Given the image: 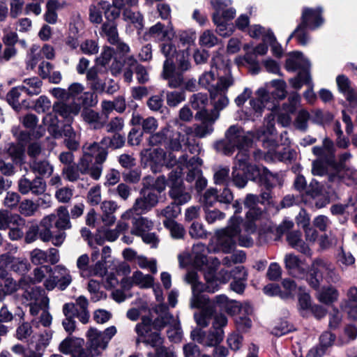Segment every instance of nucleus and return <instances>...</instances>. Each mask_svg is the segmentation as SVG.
I'll return each instance as SVG.
<instances>
[{
  "label": "nucleus",
  "mask_w": 357,
  "mask_h": 357,
  "mask_svg": "<svg viewBox=\"0 0 357 357\" xmlns=\"http://www.w3.org/2000/svg\"><path fill=\"white\" fill-rule=\"evenodd\" d=\"M83 155L79 160L82 174H89L94 180H98L102 174V164L107 160L108 151L105 144L100 142L86 143L82 146Z\"/></svg>",
  "instance_id": "1"
},
{
  "label": "nucleus",
  "mask_w": 357,
  "mask_h": 357,
  "mask_svg": "<svg viewBox=\"0 0 357 357\" xmlns=\"http://www.w3.org/2000/svg\"><path fill=\"white\" fill-rule=\"evenodd\" d=\"M312 152L317 157L312 162V174L314 176H327L336 167L333 142L326 137L321 146H315L312 148Z\"/></svg>",
  "instance_id": "2"
},
{
  "label": "nucleus",
  "mask_w": 357,
  "mask_h": 357,
  "mask_svg": "<svg viewBox=\"0 0 357 357\" xmlns=\"http://www.w3.org/2000/svg\"><path fill=\"white\" fill-rule=\"evenodd\" d=\"M227 324V317L220 314L214 317L212 327L208 331L195 328L191 331L192 340L205 347L218 346L224 338L223 327Z\"/></svg>",
  "instance_id": "3"
},
{
  "label": "nucleus",
  "mask_w": 357,
  "mask_h": 357,
  "mask_svg": "<svg viewBox=\"0 0 357 357\" xmlns=\"http://www.w3.org/2000/svg\"><path fill=\"white\" fill-rule=\"evenodd\" d=\"M324 278L328 282H336L340 280L339 274L331 261L324 258H317L312 262L307 282L312 288L318 289Z\"/></svg>",
  "instance_id": "4"
},
{
  "label": "nucleus",
  "mask_w": 357,
  "mask_h": 357,
  "mask_svg": "<svg viewBox=\"0 0 357 357\" xmlns=\"http://www.w3.org/2000/svg\"><path fill=\"white\" fill-rule=\"evenodd\" d=\"M251 144V139L245 134L241 128L231 126L227 130L225 139L217 142L215 148L217 151L229 155L236 149L248 148Z\"/></svg>",
  "instance_id": "5"
},
{
  "label": "nucleus",
  "mask_w": 357,
  "mask_h": 357,
  "mask_svg": "<svg viewBox=\"0 0 357 357\" xmlns=\"http://www.w3.org/2000/svg\"><path fill=\"white\" fill-rule=\"evenodd\" d=\"M341 183L348 186L357 185V169L351 167L340 169L336 166L327 176L325 183L326 192L328 193L337 192Z\"/></svg>",
  "instance_id": "6"
},
{
  "label": "nucleus",
  "mask_w": 357,
  "mask_h": 357,
  "mask_svg": "<svg viewBox=\"0 0 357 357\" xmlns=\"http://www.w3.org/2000/svg\"><path fill=\"white\" fill-rule=\"evenodd\" d=\"M151 159L155 165L151 166V170L156 173L159 172V167L165 166L167 168L176 167L178 169L183 170L187 164L188 155L183 154L178 158L173 151L165 152L162 149H155L150 154Z\"/></svg>",
  "instance_id": "7"
},
{
  "label": "nucleus",
  "mask_w": 357,
  "mask_h": 357,
  "mask_svg": "<svg viewBox=\"0 0 357 357\" xmlns=\"http://www.w3.org/2000/svg\"><path fill=\"white\" fill-rule=\"evenodd\" d=\"M241 218L234 216L229 220L228 227L218 230L216 232L218 236V245L222 252H231L236 245V238L239 235Z\"/></svg>",
  "instance_id": "8"
},
{
  "label": "nucleus",
  "mask_w": 357,
  "mask_h": 357,
  "mask_svg": "<svg viewBox=\"0 0 357 357\" xmlns=\"http://www.w3.org/2000/svg\"><path fill=\"white\" fill-rule=\"evenodd\" d=\"M135 331L137 335L136 345L141 342L155 347L162 344V338L158 332H152V319L149 316H142L141 322L136 324Z\"/></svg>",
  "instance_id": "9"
},
{
  "label": "nucleus",
  "mask_w": 357,
  "mask_h": 357,
  "mask_svg": "<svg viewBox=\"0 0 357 357\" xmlns=\"http://www.w3.org/2000/svg\"><path fill=\"white\" fill-rule=\"evenodd\" d=\"M233 84L234 79L229 75L220 77L218 86L210 89L211 98L214 101V109L218 112L229 104L226 93Z\"/></svg>",
  "instance_id": "10"
},
{
  "label": "nucleus",
  "mask_w": 357,
  "mask_h": 357,
  "mask_svg": "<svg viewBox=\"0 0 357 357\" xmlns=\"http://www.w3.org/2000/svg\"><path fill=\"white\" fill-rule=\"evenodd\" d=\"M158 202V196L153 192H149L137 198L132 207L122 214L123 220H130L135 214L137 215L146 213L155 206Z\"/></svg>",
  "instance_id": "11"
},
{
  "label": "nucleus",
  "mask_w": 357,
  "mask_h": 357,
  "mask_svg": "<svg viewBox=\"0 0 357 357\" xmlns=\"http://www.w3.org/2000/svg\"><path fill=\"white\" fill-rule=\"evenodd\" d=\"M47 189V184L43 177L36 176L30 180L25 176L17 181V190L23 195L31 193L35 196L43 195Z\"/></svg>",
  "instance_id": "12"
},
{
  "label": "nucleus",
  "mask_w": 357,
  "mask_h": 357,
  "mask_svg": "<svg viewBox=\"0 0 357 357\" xmlns=\"http://www.w3.org/2000/svg\"><path fill=\"white\" fill-rule=\"evenodd\" d=\"M69 100H77L79 105L85 107H93L96 105L97 96L91 91H84V86L79 82H74L68 88Z\"/></svg>",
  "instance_id": "13"
},
{
  "label": "nucleus",
  "mask_w": 357,
  "mask_h": 357,
  "mask_svg": "<svg viewBox=\"0 0 357 357\" xmlns=\"http://www.w3.org/2000/svg\"><path fill=\"white\" fill-rule=\"evenodd\" d=\"M183 73L176 70L172 60H165L161 73L162 77L167 82V86L171 89L181 88L184 84Z\"/></svg>",
  "instance_id": "14"
},
{
  "label": "nucleus",
  "mask_w": 357,
  "mask_h": 357,
  "mask_svg": "<svg viewBox=\"0 0 357 357\" xmlns=\"http://www.w3.org/2000/svg\"><path fill=\"white\" fill-rule=\"evenodd\" d=\"M86 345L93 355L99 356L107 347L102 335V331L91 328L86 333Z\"/></svg>",
  "instance_id": "15"
},
{
  "label": "nucleus",
  "mask_w": 357,
  "mask_h": 357,
  "mask_svg": "<svg viewBox=\"0 0 357 357\" xmlns=\"http://www.w3.org/2000/svg\"><path fill=\"white\" fill-rule=\"evenodd\" d=\"M52 108L54 113L59 114L68 122H71L73 117L80 112L81 106L75 102L71 103L56 102L54 103Z\"/></svg>",
  "instance_id": "16"
},
{
  "label": "nucleus",
  "mask_w": 357,
  "mask_h": 357,
  "mask_svg": "<svg viewBox=\"0 0 357 357\" xmlns=\"http://www.w3.org/2000/svg\"><path fill=\"white\" fill-rule=\"evenodd\" d=\"M305 13H307V21L303 26V29L307 31V29L314 30L321 26L324 22L321 16L322 8L319 7L317 8H304L301 15V22L303 23V17Z\"/></svg>",
  "instance_id": "17"
},
{
  "label": "nucleus",
  "mask_w": 357,
  "mask_h": 357,
  "mask_svg": "<svg viewBox=\"0 0 357 357\" xmlns=\"http://www.w3.org/2000/svg\"><path fill=\"white\" fill-rule=\"evenodd\" d=\"M336 82L339 91L344 95L347 100L351 104H356L357 102V91L352 86L349 79L344 75H340L336 77Z\"/></svg>",
  "instance_id": "18"
},
{
  "label": "nucleus",
  "mask_w": 357,
  "mask_h": 357,
  "mask_svg": "<svg viewBox=\"0 0 357 357\" xmlns=\"http://www.w3.org/2000/svg\"><path fill=\"white\" fill-rule=\"evenodd\" d=\"M83 120L93 129L103 128L107 122V116L91 109H85L81 113Z\"/></svg>",
  "instance_id": "19"
},
{
  "label": "nucleus",
  "mask_w": 357,
  "mask_h": 357,
  "mask_svg": "<svg viewBox=\"0 0 357 357\" xmlns=\"http://www.w3.org/2000/svg\"><path fill=\"white\" fill-rule=\"evenodd\" d=\"M285 68L288 71L294 72L297 70H308L309 61L304 58L301 52H296L289 54L286 60Z\"/></svg>",
  "instance_id": "20"
},
{
  "label": "nucleus",
  "mask_w": 357,
  "mask_h": 357,
  "mask_svg": "<svg viewBox=\"0 0 357 357\" xmlns=\"http://www.w3.org/2000/svg\"><path fill=\"white\" fill-rule=\"evenodd\" d=\"M132 228L131 234L136 236H141L151 231L154 226L153 222L146 217L133 215L131 218Z\"/></svg>",
  "instance_id": "21"
},
{
  "label": "nucleus",
  "mask_w": 357,
  "mask_h": 357,
  "mask_svg": "<svg viewBox=\"0 0 357 357\" xmlns=\"http://www.w3.org/2000/svg\"><path fill=\"white\" fill-rule=\"evenodd\" d=\"M27 287L24 288L22 296L29 303H50V299L43 289L40 287Z\"/></svg>",
  "instance_id": "22"
},
{
  "label": "nucleus",
  "mask_w": 357,
  "mask_h": 357,
  "mask_svg": "<svg viewBox=\"0 0 357 357\" xmlns=\"http://www.w3.org/2000/svg\"><path fill=\"white\" fill-rule=\"evenodd\" d=\"M284 266L294 277H301L305 273L302 261L294 254H287L284 258Z\"/></svg>",
  "instance_id": "23"
},
{
  "label": "nucleus",
  "mask_w": 357,
  "mask_h": 357,
  "mask_svg": "<svg viewBox=\"0 0 357 357\" xmlns=\"http://www.w3.org/2000/svg\"><path fill=\"white\" fill-rule=\"evenodd\" d=\"M100 70L98 66H93L86 72V81L93 93H102L105 91L106 82L99 78Z\"/></svg>",
  "instance_id": "24"
},
{
  "label": "nucleus",
  "mask_w": 357,
  "mask_h": 357,
  "mask_svg": "<svg viewBox=\"0 0 357 357\" xmlns=\"http://www.w3.org/2000/svg\"><path fill=\"white\" fill-rule=\"evenodd\" d=\"M62 312L65 316V319L62 321V326L64 330L72 334L76 328V321L75 320V310L73 303H67L63 305Z\"/></svg>",
  "instance_id": "25"
},
{
  "label": "nucleus",
  "mask_w": 357,
  "mask_h": 357,
  "mask_svg": "<svg viewBox=\"0 0 357 357\" xmlns=\"http://www.w3.org/2000/svg\"><path fill=\"white\" fill-rule=\"evenodd\" d=\"M31 279L29 277L24 276L20 278L17 283L12 278L8 276V274L5 275L2 284V290H0V294H11L15 292L19 288L24 289L29 286V281Z\"/></svg>",
  "instance_id": "26"
},
{
  "label": "nucleus",
  "mask_w": 357,
  "mask_h": 357,
  "mask_svg": "<svg viewBox=\"0 0 357 357\" xmlns=\"http://www.w3.org/2000/svg\"><path fill=\"white\" fill-rule=\"evenodd\" d=\"M25 220L18 214H13L5 209L0 210V229L6 230L10 226L24 225Z\"/></svg>",
  "instance_id": "27"
},
{
  "label": "nucleus",
  "mask_w": 357,
  "mask_h": 357,
  "mask_svg": "<svg viewBox=\"0 0 357 357\" xmlns=\"http://www.w3.org/2000/svg\"><path fill=\"white\" fill-rule=\"evenodd\" d=\"M75 306L76 317L84 324L89 322L90 314L88 310L89 301L84 296H79L75 299Z\"/></svg>",
  "instance_id": "28"
},
{
  "label": "nucleus",
  "mask_w": 357,
  "mask_h": 357,
  "mask_svg": "<svg viewBox=\"0 0 357 357\" xmlns=\"http://www.w3.org/2000/svg\"><path fill=\"white\" fill-rule=\"evenodd\" d=\"M30 169L38 176L49 177L54 172V166L50 164L48 160L34 159L30 162Z\"/></svg>",
  "instance_id": "29"
},
{
  "label": "nucleus",
  "mask_w": 357,
  "mask_h": 357,
  "mask_svg": "<svg viewBox=\"0 0 357 357\" xmlns=\"http://www.w3.org/2000/svg\"><path fill=\"white\" fill-rule=\"evenodd\" d=\"M288 243L298 252L307 255H312L311 250L309 246L301 239V234L299 231H291L287 236Z\"/></svg>",
  "instance_id": "30"
},
{
  "label": "nucleus",
  "mask_w": 357,
  "mask_h": 357,
  "mask_svg": "<svg viewBox=\"0 0 357 357\" xmlns=\"http://www.w3.org/2000/svg\"><path fill=\"white\" fill-rule=\"evenodd\" d=\"M127 66L132 68L136 75V78L139 84H146L149 81V71L145 66L138 63L132 56H129L126 60Z\"/></svg>",
  "instance_id": "31"
},
{
  "label": "nucleus",
  "mask_w": 357,
  "mask_h": 357,
  "mask_svg": "<svg viewBox=\"0 0 357 357\" xmlns=\"http://www.w3.org/2000/svg\"><path fill=\"white\" fill-rule=\"evenodd\" d=\"M53 274L58 280V287L60 290H65L71 283L72 277L69 270L63 265H57L52 268Z\"/></svg>",
  "instance_id": "32"
},
{
  "label": "nucleus",
  "mask_w": 357,
  "mask_h": 357,
  "mask_svg": "<svg viewBox=\"0 0 357 357\" xmlns=\"http://www.w3.org/2000/svg\"><path fill=\"white\" fill-rule=\"evenodd\" d=\"M83 344V339L68 337L59 344V351L64 354H71L73 357Z\"/></svg>",
  "instance_id": "33"
},
{
  "label": "nucleus",
  "mask_w": 357,
  "mask_h": 357,
  "mask_svg": "<svg viewBox=\"0 0 357 357\" xmlns=\"http://www.w3.org/2000/svg\"><path fill=\"white\" fill-rule=\"evenodd\" d=\"M149 34L159 40H172L175 33L172 28L164 29V25L158 22L149 29Z\"/></svg>",
  "instance_id": "34"
},
{
  "label": "nucleus",
  "mask_w": 357,
  "mask_h": 357,
  "mask_svg": "<svg viewBox=\"0 0 357 357\" xmlns=\"http://www.w3.org/2000/svg\"><path fill=\"white\" fill-rule=\"evenodd\" d=\"M42 80L38 77H33L24 79L23 84L20 86L22 91L29 96H37L42 91Z\"/></svg>",
  "instance_id": "35"
},
{
  "label": "nucleus",
  "mask_w": 357,
  "mask_h": 357,
  "mask_svg": "<svg viewBox=\"0 0 357 357\" xmlns=\"http://www.w3.org/2000/svg\"><path fill=\"white\" fill-rule=\"evenodd\" d=\"M54 215L56 216L54 221L56 228L63 231L71 228L69 212L66 206H59L56 210V214Z\"/></svg>",
  "instance_id": "36"
},
{
  "label": "nucleus",
  "mask_w": 357,
  "mask_h": 357,
  "mask_svg": "<svg viewBox=\"0 0 357 357\" xmlns=\"http://www.w3.org/2000/svg\"><path fill=\"white\" fill-rule=\"evenodd\" d=\"M215 312L213 306L208 305L194 314V319L199 328H206L209 325Z\"/></svg>",
  "instance_id": "37"
},
{
  "label": "nucleus",
  "mask_w": 357,
  "mask_h": 357,
  "mask_svg": "<svg viewBox=\"0 0 357 357\" xmlns=\"http://www.w3.org/2000/svg\"><path fill=\"white\" fill-rule=\"evenodd\" d=\"M55 219L56 216L54 214H50L44 217L40 221V227H43V229L40 231L38 230V236L43 242L51 241L52 238L51 228Z\"/></svg>",
  "instance_id": "38"
},
{
  "label": "nucleus",
  "mask_w": 357,
  "mask_h": 357,
  "mask_svg": "<svg viewBox=\"0 0 357 357\" xmlns=\"http://www.w3.org/2000/svg\"><path fill=\"white\" fill-rule=\"evenodd\" d=\"M257 170L261 185H264L266 190H269L275 185L278 181L277 174H273L264 167H258Z\"/></svg>",
  "instance_id": "39"
},
{
  "label": "nucleus",
  "mask_w": 357,
  "mask_h": 357,
  "mask_svg": "<svg viewBox=\"0 0 357 357\" xmlns=\"http://www.w3.org/2000/svg\"><path fill=\"white\" fill-rule=\"evenodd\" d=\"M220 275L222 274V280L220 282L218 278H215L213 275H206V291L210 293H214L218 291L220 284L226 283L230 278V274L227 271H220L219 273Z\"/></svg>",
  "instance_id": "40"
},
{
  "label": "nucleus",
  "mask_w": 357,
  "mask_h": 357,
  "mask_svg": "<svg viewBox=\"0 0 357 357\" xmlns=\"http://www.w3.org/2000/svg\"><path fill=\"white\" fill-rule=\"evenodd\" d=\"M65 3H61L56 0H48L46 3V11L44 15L45 20L52 24L57 22L58 15L56 10L62 8Z\"/></svg>",
  "instance_id": "41"
},
{
  "label": "nucleus",
  "mask_w": 357,
  "mask_h": 357,
  "mask_svg": "<svg viewBox=\"0 0 357 357\" xmlns=\"http://www.w3.org/2000/svg\"><path fill=\"white\" fill-rule=\"evenodd\" d=\"M207 249L204 244L197 243L192 248L193 262L197 268H201L207 263Z\"/></svg>",
  "instance_id": "42"
},
{
  "label": "nucleus",
  "mask_w": 357,
  "mask_h": 357,
  "mask_svg": "<svg viewBox=\"0 0 357 357\" xmlns=\"http://www.w3.org/2000/svg\"><path fill=\"white\" fill-rule=\"evenodd\" d=\"M169 194L177 206L185 204L191 199V195L185 190L183 185L173 187Z\"/></svg>",
  "instance_id": "43"
},
{
  "label": "nucleus",
  "mask_w": 357,
  "mask_h": 357,
  "mask_svg": "<svg viewBox=\"0 0 357 357\" xmlns=\"http://www.w3.org/2000/svg\"><path fill=\"white\" fill-rule=\"evenodd\" d=\"M100 35L106 37L110 44L116 43L119 38L116 23L114 21L105 22L102 25Z\"/></svg>",
  "instance_id": "44"
},
{
  "label": "nucleus",
  "mask_w": 357,
  "mask_h": 357,
  "mask_svg": "<svg viewBox=\"0 0 357 357\" xmlns=\"http://www.w3.org/2000/svg\"><path fill=\"white\" fill-rule=\"evenodd\" d=\"M306 14L307 13H305L303 15V23H300L296 29L289 36L287 43H289L293 37H295L298 42L302 45H306L310 41V36L307 32L303 29V24L307 21V15Z\"/></svg>",
  "instance_id": "45"
},
{
  "label": "nucleus",
  "mask_w": 357,
  "mask_h": 357,
  "mask_svg": "<svg viewBox=\"0 0 357 357\" xmlns=\"http://www.w3.org/2000/svg\"><path fill=\"white\" fill-rule=\"evenodd\" d=\"M185 281L191 285L192 294H201L206 291V284L198 280L197 273L194 271H188L185 276Z\"/></svg>",
  "instance_id": "46"
},
{
  "label": "nucleus",
  "mask_w": 357,
  "mask_h": 357,
  "mask_svg": "<svg viewBox=\"0 0 357 357\" xmlns=\"http://www.w3.org/2000/svg\"><path fill=\"white\" fill-rule=\"evenodd\" d=\"M131 283L140 288H149L153 284V278L150 275H144L141 271H135L130 278Z\"/></svg>",
  "instance_id": "47"
},
{
  "label": "nucleus",
  "mask_w": 357,
  "mask_h": 357,
  "mask_svg": "<svg viewBox=\"0 0 357 357\" xmlns=\"http://www.w3.org/2000/svg\"><path fill=\"white\" fill-rule=\"evenodd\" d=\"M167 148L173 151H178L182 149V145L185 146V138L181 135V132H172L169 133Z\"/></svg>",
  "instance_id": "48"
},
{
  "label": "nucleus",
  "mask_w": 357,
  "mask_h": 357,
  "mask_svg": "<svg viewBox=\"0 0 357 357\" xmlns=\"http://www.w3.org/2000/svg\"><path fill=\"white\" fill-rule=\"evenodd\" d=\"M18 211L25 217L33 216L38 212V204L32 199H24L20 203Z\"/></svg>",
  "instance_id": "49"
},
{
  "label": "nucleus",
  "mask_w": 357,
  "mask_h": 357,
  "mask_svg": "<svg viewBox=\"0 0 357 357\" xmlns=\"http://www.w3.org/2000/svg\"><path fill=\"white\" fill-rule=\"evenodd\" d=\"M219 112L215 109L208 110L205 108L198 111L195 114V119L202 123H211L213 126L215 121L219 118Z\"/></svg>",
  "instance_id": "50"
},
{
  "label": "nucleus",
  "mask_w": 357,
  "mask_h": 357,
  "mask_svg": "<svg viewBox=\"0 0 357 357\" xmlns=\"http://www.w3.org/2000/svg\"><path fill=\"white\" fill-rule=\"evenodd\" d=\"M164 226L169 229L171 236L174 239L183 238L185 231L184 227L174 220H164Z\"/></svg>",
  "instance_id": "51"
},
{
  "label": "nucleus",
  "mask_w": 357,
  "mask_h": 357,
  "mask_svg": "<svg viewBox=\"0 0 357 357\" xmlns=\"http://www.w3.org/2000/svg\"><path fill=\"white\" fill-rule=\"evenodd\" d=\"M292 87L300 89L303 84L312 85V79L308 70H301L295 78L289 80Z\"/></svg>",
  "instance_id": "52"
},
{
  "label": "nucleus",
  "mask_w": 357,
  "mask_h": 357,
  "mask_svg": "<svg viewBox=\"0 0 357 357\" xmlns=\"http://www.w3.org/2000/svg\"><path fill=\"white\" fill-rule=\"evenodd\" d=\"M261 214L262 211L258 207L250 208V209H248V211L246 213L248 222L245 225V230L247 232L252 233L255 231L256 227L255 225L253 223V221L259 218Z\"/></svg>",
  "instance_id": "53"
},
{
  "label": "nucleus",
  "mask_w": 357,
  "mask_h": 357,
  "mask_svg": "<svg viewBox=\"0 0 357 357\" xmlns=\"http://www.w3.org/2000/svg\"><path fill=\"white\" fill-rule=\"evenodd\" d=\"M181 135L185 138V146L189 147V151L192 153L197 152L199 150L198 146H195V140L191 139V137L193 135L195 137V124L193 126H185L183 129V133Z\"/></svg>",
  "instance_id": "54"
},
{
  "label": "nucleus",
  "mask_w": 357,
  "mask_h": 357,
  "mask_svg": "<svg viewBox=\"0 0 357 357\" xmlns=\"http://www.w3.org/2000/svg\"><path fill=\"white\" fill-rule=\"evenodd\" d=\"M180 213V208L173 202L162 210H157V216L165 218V220H174Z\"/></svg>",
  "instance_id": "55"
},
{
  "label": "nucleus",
  "mask_w": 357,
  "mask_h": 357,
  "mask_svg": "<svg viewBox=\"0 0 357 357\" xmlns=\"http://www.w3.org/2000/svg\"><path fill=\"white\" fill-rule=\"evenodd\" d=\"M100 283L95 280H90L88 283V290L91 294V299L93 302H97L106 298V294L100 291Z\"/></svg>",
  "instance_id": "56"
},
{
  "label": "nucleus",
  "mask_w": 357,
  "mask_h": 357,
  "mask_svg": "<svg viewBox=\"0 0 357 357\" xmlns=\"http://www.w3.org/2000/svg\"><path fill=\"white\" fill-rule=\"evenodd\" d=\"M89 257L86 254H83L77 259L76 265L79 270L80 275L83 278L90 277Z\"/></svg>",
  "instance_id": "57"
},
{
  "label": "nucleus",
  "mask_w": 357,
  "mask_h": 357,
  "mask_svg": "<svg viewBox=\"0 0 357 357\" xmlns=\"http://www.w3.org/2000/svg\"><path fill=\"white\" fill-rule=\"evenodd\" d=\"M21 91H22L21 87L18 86L13 87L6 96L8 104L16 111H19L22 107L19 101Z\"/></svg>",
  "instance_id": "58"
},
{
  "label": "nucleus",
  "mask_w": 357,
  "mask_h": 357,
  "mask_svg": "<svg viewBox=\"0 0 357 357\" xmlns=\"http://www.w3.org/2000/svg\"><path fill=\"white\" fill-rule=\"evenodd\" d=\"M337 291L334 288H323L318 293V299L321 303L329 304L337 300Z\"/></svg>",
  "instance_id": "59"
},
{
  "label": "nucleus",
  "mask_w": 357,
  "mask_h": 357,
  "mask_svg": "<svg viewBox=\"0 0 357 357\" xmlns=\"http://www.w3.org/2000/svg\"><path fill=\"white\" fill-rule=\"evenodd\" d=\"M208 305L213 306L212 301L201 294H192L190 301L191 308H199L202 310Z\"/></svg>",
  "instance_id": "60"
},
{
  "label": "nucleus",
  "mask_w": 357,
  "mask_h": 357,
  "mask_svg": "<svg viewBox=\"0 0 357 357\" xmlns=\"http://www.w3.org/2000/svg\"><path fill=\"white\" fill-rule=\"evenodd\" d=\"M271 84L275 88V91L272 93L274 98L282 100L287 96V84L282 79H273L271 82Z\"/></svg>",
  "instance_id": "61"
},
{
  "label": "nucleus",
  "mask_w": 357,
  "mask_h": 357,
  "mask_svg": "<svg viewBox=\"0 0 357 357\" xmlns=\"http://www.w3.org/2000/svg\"><path fill=\"white\" fill-rule=\"evenodd\" d=\"M208 101L207 95L202 93L193 94L190 98V103L192 107L199 111L206 107Z\"/></svg>",
  "instance_id": "62"
},
{
  "label": "nucleus",
  "mask_w": 357,
  "mask_h": 357,
  "mask_svg": "<svg viewBox=\"0 0 357 357\" xmlns=\"http://www.w3.org/2000/svg\"><path fill=\"white\" fill-rule=\"evenodd\" d=\"M310 118V114L305 109L298 112L294 121V126L296 129L305 132L307 130L308 125L307 122Z\"/></svg>",
  "instance_id": "63"
},
{
  "label": "nucleus",
  "mask_w": 357,
  "mask_h": 357,
  "mask_svg": "<svg viewBox=\"0 0 357 357\" xmlns=\"http://www.w3.org/2000/svg\"><path fill=\"white\" fill-rule=\"evenodd\" d=\"M155 348V352H149L148 357H176L175 352L171 347H166L161 344L153 347Z\"/></svg>",
  "instance_id": "64"
}]
</instances>
